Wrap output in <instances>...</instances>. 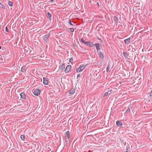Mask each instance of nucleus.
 Instances as JSON below:
<instances>
[{
    "instance_id": "4468645a",
    "label": "nucleus",
    "mask_w": 152,
    "mask_h": 152,
    "mask_svg": "<svg viewBox=\"0 0 152 152\" xmlns=\"http://www.w3.org/2000/svg\"><path fill=\"white\" fill-rule=\"evenodd\" d=\"M114 20L116 23H118V18L116 16H115L114 17ZM116 25L117 23H116Z\"/></svg>"
},
{
    "instance_id": "72a5a7b5",
    "label": "nucleus",
    "mask_w": 152,
    "mask_h": 152,
    "mask_svg": "<svg viewBox=\"0 0 152 152\" xmlns=\"http://www.w3.org/2000/svg\"><path fill=\"white\" fill-rule=\"evenodd\" d=\"M80 74H78L77 75V77H80Z\"/></svg>"
},
{
    "instance_id": "393cba45",
    "label": "nucleus",
    "mask_w": 152,
    "mask_h": 152,
    "mask_svg": "<svg viewBox=\"0 0 152 152\" xmlns=\"http://www.w3.org/2000/svg\"><path fill=\"white\" fill-rule=\"evenodd\" d=\"M130 108L129 107L128 108V109H127V110H126V113H129V112H130Z\"/></svg>"
},
{
    "instance_id": "1a4fd4ad",
    "label": "nucleus",
    "mask_w": 152,
    "mask_h": 152,
    "mask_svg": "<svg viewBox=\"0 0 152 152\" xmlns=\"http://www.w3.org/2000/svg\"><path fill=\"white\" fill-rule=\"evenodd\" d=\"M96 48V49L97 50H99L101 48V45L99 43H96L95 45Z\"/></svg>"
},
{
    "instance_id": "c85d7f7f",
    "label": "nucleus",
    "mask_w": 152,
    "mask_h": 152,
    "mask_svg": "<svg viewBox=\"0 0 152 152\" xmlns=\"http://www.w3.org/2000/svg\"><path fill=\"white\" fill-rule=\"evenodd\" d=\"M73 61V59L72 58H71L70 59H69V62L70 63H71Z\"/></svg>"
},
{
    "instance_id": "cd10ccee",
    "label": "nucleus",
    "mask_w": 152,
    "mask_h": 152,
    "mask_svg": "<svg viewBox=\"0 0 152 152\" xmlns=\"http://www.w3.org/2000/svg\"><path fill=\"white\" fill-rule=\"evenodd\" d=\"M106 90L107 91L110 92L112 91V89H110L109 90V88H108L107 89H106Z\"/></svg>"
},
{
    "instance_id": "bb28decb",
    "label": "nucleus",
    "mask_w": 152,
    "mask_h": 152,
    "mask_svg": "<svg viewBox=\"0 0 152 152\" xmlns=\"http://www.w3.org/2000/svg\"><path fill=\"white\" fill-rule=\"evenodd\" d=\"M71 32H73L74 31V29L73 28H69Z\"/></svg>"
},
{
    "instance_id": "b1692460",
    "label": "nucleus",
    "mask_w": 152,
    "mask_h": 152,
    "mask_svg": "<svg viewBox=\"0 0 152 152\" xmlns=\"http://www.w3.org/2000/svg\"><path fill=\"white\" fill-rule=\"evenodd\" d=\"M81 41L83 43L85 44L86 42H85L83 38H82L81 39Z\"/></svg>"
},
{
    "instance_id": "9d476101",
    "label": "nucleus",
    "mask_w": 152,
    "mask_h": 152,
    "mask_svg": "<svg viewBox=\"0 0 152 152\" xmlns=\"http://www.w3.org/2000/svg\"><path fill=\"white\" fill-rule=\"evenodd\" d=\"M85 45L91 47H92L94 46L93 44L92 43L88 42H86Z\"/></svg>"
},
{
    "instance_id": "423d86ee",
    "label": "nucleus",
    "mask_w": 152,
    "mask_h": 152,
    "mask_svg": "<svg viewBox=\"0 0 152 152\" xmlns=\"http://www.w3.org/2000/svg\"><path fill=\"white\" fill-rule=\"evenodd\" d=\"M116 124L119 127H121L123 125L122 123L119 121H117L116 122Z\"/></svg>"
},
{
    "instance_id": "473e14b6",
    "label": "nucleus",
    "mask_w": 152,
    "mask_h": 152,
    "mask_svg": "<svg viewBox=\"0 0 152 152\" xmlns=\"http://www.w3.org/2000/svg\"><path fill=\"white\" fill-rule=\"evenodd\" d=\"M150 96H152V90H151V94L150 95Z\"/></svg>"
},
{
    "instance_id": "4be33fe9",
    "label": "nucleus",
    "mask_w": 152,
    "mask_h": 152,
    "mask_svg": "<svg viewBox=\"0 0 152 152\" xmlns=\"http://www.w3.org/2000/svg\"><path fill=\"white\" fill-rule=\"evenodd\" d=\"M110 69V66H109V64L108 65L106 69H107V72L109 71Z\"/></svg>"
},
{
    "instance_id": "aec40b11",
    "label": "nucleus",
    "mask_w": 152,
    "mask_h": 152,
    "mask_svg": "<svg viewBox=\"0 0 152 152\" xmlns=\"http://www.w3.org/2000/svg\"><path fill=\"white\" fill-rule=\"evenodd\" d=\"M8 5L10 6H13V3L11 1H8Z\"/></svg>"
},
{
    "instance_id": "39448f33",
    "label": "nucleus",
    "mask_w": 152,
    "mask_h": 152,
    "mask_svg": "<svg viewBox=\"0 0 152 152\" xmlns=\"http://www.w3.org/2000/svg\"><path fill=\"white\" fill-rule=\"evenodd\" d=\"M71 66L70 65H68L66 67V68L65 69V72H69L71 69Z\"/></svg>"
},
{
    "instance_id": "e433bc0d",
    "label": "nucleus",
    "mask_w": 152,
    "mask_h": 152,
    "mask_svg": "<svg viewBox=\"0 0 152 152\" xmlns=\"http://www.w3.org/2000/svg\"><path fill=\"white\" fill-rule=\"evenodd\" d=\"M1 47L0 46V49H1Z\"/></svg>"
},
{
    "instance_id": "a211bd4d",
    "label": "nucleus",
    "mask_w": 152,
    "mask_h": 152,
    "mask_svg": "<svg viewBox=\"0 0 152 152\" xmlns=\"http://www.w3.org/2000/svg\"><path fill=\"white\" fill-rule=\"evenodd\" d=\"M25 67L26 66H23L22 67L21 69V72H24L25 70Z\"/></svg>"
},
{
    "instance_id": "20e7f679",
    "label": "nucleus",
    "mask_w": 152,
    "mask_h": 152,
    "mask_svg": "<svg viewBox=\"0 0 152 152\" xmlns=\"http://www.w3.org/2000/svg\"><path fill=\"white\" fill-rule=\"evenodd\" d=\"M49 34H47L43 37V38L44 41L47 42L48 40V38L49 37Z\"/></svg>"
},
{
    "instance_id": "2f4dec72",
    "label": "nucleus",
    "mask_w": 152,
    "mask_h": 152,
    "mask_svg": "<svg viewBox=\"0 0 152 152\" xmlns=\"http://www.w3.org/2000/svg\"><path fill=\"white\" fill-rule=\"evenodd\" d=\"M121 142H122V143L124 144L125 145V144L126 143V142H124V140H122L121 141Z\"/></svg>"
},
{
    "instance_id": "6e6552de",
    "label": "nucleus",
    "mask_w": 152,
    "mask_h": 152,
    "mask_svg": "<svg viewBox=\"0 0 152 152\" xmlns=\"http://www.w3.org/2000/svg\"><path fill=\"white\" fill-rule=\"evenodd\" d=\"M131 41V38H128L124 40V42L127 44H128Z\"/></svg>"
},
{
    "instance_id": "f257e3e1",
    "label": "nucleus",
    "mask_w": 152,
    "mask_h": 152,
    "mask_svg": "<svg viewBox=\"0 0 152 152\" xmlns=\"http://www.w3.org/2000/svg\"><path fill=\"white\" fill-rule=\"evenodd\" d=\"M105 23L108 25L111 24V21H113L110 14L108 12L107 13L105 12Z\"/></svg>"
},
{
    "instance_id": "c9c22d12",
    "label": "nucleus",
    "mask_w": 152,
    "mask_h": 152,
    "mask_svg": "<svg viewBox=\"0 0 152 152\" xmlns=\"http://www.w3.org/2000/svg\"><path fill=\"white\" fill-rule=\"evenodd\" d=\"M105 133H107V132H106V131H105Z\"/></svg>"
},
{
    "instance_id": "6ab92c4d",
    "label": "nucleus",
    "mask_w": 152,
    "mask_h": 152,
    "mask_svg": "<svg viewBox=\"0 0 152 152\" xmlns=\"http://www.w3.org/2000/svg\"><path fill=\"white\" fill-rule=\"evenodd\" d=\"M25 137L24 135H21L20 136V138L23 141H24L25 140Z\"/></svg>"
},
{
    "instance_id": "58836bf2",
    "label": "nucleus",
    "mask_w": 152,
    "mask_h": 152,
    "mask_svg": "<svg viewBox=\"0 0 152 152\" xmlns=\"http://www.w3.org/2000/svg\"><path fill=\"white\" fill-rule=\"evenodd\" d=\"M125 152H128L127 151H126Z\"/></svg>"
},
{
    "instance_id": "ddd939ff",
    "label": "nucleus",
    "mask_w": 152,
    "mask_h": 152,
    "mask_svg": "<svg viewBox=\"0 0 152 152\" xmlns=\"http://www.w3.org/2000/svg\"><path fill=\"white\" fill-rule=\"evenodd\" d=\"M21 97L23 99L25 98V95L24 93H21L20 94Z\"/></svg>"
},
{
    "instance_id": "7c9ffc66",
    "label": "nucleus",
    "mask_w": 152,
    "mask_h": 152,
    "mask_svg": "<svg viewBox=\"0 0 152 152\" xmlns=\"http://www.w3.org/2000/svg\"><path fill=\"white\" fill-rule=\"evenodd\" d=\"M5 29L6 31L7 32H8L9 30L7 29V27H6Z\"/></svg>"
},
{
    "instance_id": "f8f14e48",
    "label": "nucleus",
    "mask_w": 152,
    "mask_h": 152,
    "mask_svg": "<svg viewBox=\"0 0 152 152\" xmlns=\"http://www.w3.org/2000/svg\"><path fill=\"white\" fill-rule=\"evenodd\" d=\"M98 54L100 58L102 59H103L104 58V56L103 53L101 52H99Z\"/></svg>"
},
{
    "instance_id": "7ed1b4c3",
    "label": "nucleus",
    "mask_w": 152,
    "mask_h": 152,
    "mask_svg": "<svg viewBox=\"0 0 152 152\" xmlns=\"http://www.w3.org/2000/svg\"><path fill=\"white\" fill-rule=\"evenodd\" d=\"M40 93V90L39 89H37L34 90L33 94L36 96H38V95Z\"/></svg>"
},
{
    "instance_id": "c756f323",
    "label": "nucleus",
    "mask_w": 152,
    "mask_h": 152,
    "mask_svg": "<svg viewBox=\"0 0 152 152\" xmlns=\"http://www.w3.org/2000/svg\"><path fill=\"white\" fill-rule=\"evenodd\" d=\"M109 92L107 91L105 93V96H107L109 94Z\"/></svg>"
},
{
    "instance_id": "5701e85b",
    "label": "nucleus",
    "mask_w": 152,
    "mask_h": 152,
    "mask_svg": "<svg viewBox=\"0 0 152 152\" xmlns=\"http://www.w3.org/2000/svg\"><path fill=\"white\" fill-rule=\"evenodd\" d=\"M48 17L49 18H51V15L49 13V12H48Z\"/></svg>"
},
{
    "instance_id": "f03ea898",
    "label": "nucleus",
    "mask_w": 152,
    "mask_h": 152,
    "mask_svg": "<svg viewBox=\"0 0 152 152\" xmlns=\"http://www.w3.org/2000/svg\"><path fill=\"white\" fill-rule=\"evenodd\" d=\"M87 65L86 64L85 65H81L76 70L77 72H79L83 70H84L86 66Z\"/></svg>"
},
{
    "instance_id": "a878e982",
    "label": "nucleus",
    "mask_w": 152,
    "mask_h": 152,
    "mask_svg": "<svg viewBox=\"0 0 152 152\" xmlns=\"http://www.w3.org/2000/svg\"><path fill=\"white\" fill-rule=\"evenodd\" d=\"M0 7L2 8H4V5L0 2Z\"/></svg>"
},
{
    "instance_id": "0eeeda50",
    "label": "nucleus",
    "mask_w": 152,
    "mask_h": 152,
    "mask_svg": "<svg viewBox=\"0 0 152 152\" xmlns=\"http://www.w3.org/2000/svg\"><path fill=\"white\" fill-rule=\"evenodd\" d=\"M43 83L45 85H47L48 84V82L47 78L45 77L43 78Z\"/></svg>"
},
{
    "instance_id": "4c0bfd02",
    "label": "nucleus",
    "mask_w": 152,
    "mask_h": 152,
    "mask_svg": "<svg viewBox=\"0 0 152 152\" xmlns=\"http://www.w3.org/2000/svg\"><path fill=\"white\" fill-rule=\"evenodd\" d=\"M104 96V94L103 96V97Z\"/></svg>"
},
{
    "instance_id": "412c9836",
    "label": "nucleus",
    "mask_w": 152,
    "mask_h": 152,
    "mask_svg": "<svg viewBox=\"0 0 152 152\" xmlns=\"http://www.w3.org/2000/svg\"><path fill=\"white\" fill-rule=\"evenodd\" d=\"M68 23L70 24V25L71 26H73L74 25L73 24V23H74L73 22H72L71 21V20H69V22Z\"/></svg>"
},
{
    "instance_id": "9b49d317",
    "label": "nucleus",
    "mask_w": 152,
    "mask_h": 152,
    "mask_svg": "<svg viewBox=\"0 0 152 152\" xmlns=\"http://www.w3.org/2000/svg\"><path fill=\"white\" fill-rule=\"evenodd\" d=\"M75 91V89L74 88H72L69 91V94H73Z\"/></svg>"
},
{
    "instance_id": "dca6fc26",
    "label": "nucleus",
    "mask_w": 152,
    "mask_h": 152,
    "mask_svg": "<svg viewBox=\"0 0 152 152\" xmlns=\"http://www.w3.org/2000/svg\"><path fill=\"white\" fill-rule=\"evenodd\" d=\"M65 65L64 64H62L60 67V69H63L65 68Z\"/></svg>"
},
{
    "instance_id": "f704fd0d",
    "label": "nucleus",
    "mask_w": 152,
    "mask_h": 152,
    "mask_svg": "<svg viewBox=\"0 0 152 152\" xmlns=\"http://www.w3.org/2000/svg\"><path fill=\"white\" fill-rule=\"evenodd\" d=\"M54 0H51V2H53Z\"/></svg>"
},
{
    "instance_id": "2eb2a0df",
    "label": "nucleus",
    "mask_w": 152,
    "mask_h": 152,
    "mask_svg": "<svg viewBox=\"0 0 152 152\" xmlns=\"http://www.w3.org/2000/svg\"><path fill=\"white\" fill-rule=\"evenodd\" d=\"M123 55H124V57H125V58H127V57L128 56V54H127V53L125 52H123Z\"/></svg>"
},
{
    "instance_id": "f3484780",
    "label": "nucleus",
    "mask_w": 152,
    "mask_h": 152,
    "mask_svg": "<svg viewBox=\"0 0 152 152\" xmlns=\"http://www.w3.org/2000/svg\"><path fill=\"white\" fill-rule=\"evenodd\" d=\"M66 134L67 135V137L69 139L70 137L69 132L68 131L66 132Z\"/></svg>"
}]
</instances>
